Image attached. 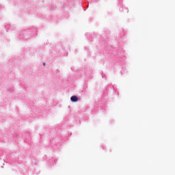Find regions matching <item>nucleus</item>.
<instances>
[{"mask_svg": "<svg viewBox=\"0 0 175 175\" xmlns=\"http://www.w3.org/2000/svg\"><path fill=\"white\" fill-rule=\"evenodd\" d=\"M71 102H77L79 100V98L77 96H72L70 97Z\"/></svg>", "mask_w": 175, "mask_h": 175, "instance_id": "obj_1", "label": "nucleus"}]
</instances>
